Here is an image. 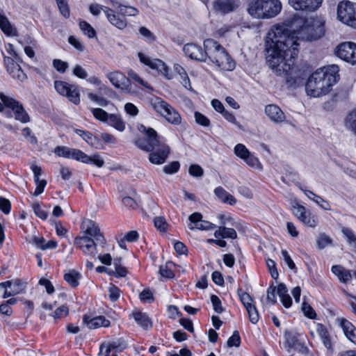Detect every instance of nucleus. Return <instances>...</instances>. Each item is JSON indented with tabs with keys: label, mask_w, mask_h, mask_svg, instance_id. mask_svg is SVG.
Segmentation results:
<instances>
[{
	"label": "nucleus",
	"mask_w": 356,
	"mask_h": 356,
	"mask_svg": "<svg viewBox=\"0 0 356 356\" xmlns=\"http://www.w3.org/2000/svg\"><path fill=\"white\" fill-rule=\"evenodd\" d=\"M296 29L285 24H275L268 31L266 40V61L277 74H286L299 53V40H316L324 35L323 23L314 18L295 21Z\"/></svg>",
	"instance_id": "obj_1"
},
{
	"label": "nucleus",
	"mask_w": 356,
	"mask_h": 356,
	"mask_svg": "<svg viewBox=\"0 0 356 356\" xmlns=\"http://www.w3.org/2000/svg\"><path fill=\"white\" fill-rule=\"evenodd\" d=\"M140 131L145 134V137L136 140L135 144L144 151L151 152L149 160L152 163L161 165L165 163L170 148L164 138L159 136L154 129L143 125H141Z\"/></svg>",
	"instance_id": "obj_2"
},
{
	"label": "nucleus",
	"mask_w": 356,
	"mask_h": 356,
	"mask_svg": "<svg viewBox=\"0 0 356 356\" xmlns=\"http://www.w3.org/2000/svg\"><path fill=\"white\" fill-rule=\"evenodd\" d=\"M339 67L337 65L324 66L318 69L308 79L305 88L308 95L318 97L326 95L332 85L339 79Z\"/></svg>",
	"instance_id": "obj_3"
},
{
	"label": "nucleus",
	"mask_w": 356,
	"mask_h": 356,
	"mask_svg": "<svg viewBox=\"0 0 356 356\" xmlns=\"http://www.w3.org/2000/svg\"><path fill=\"white\" fill-rule=\"evenodd\" d=\"M203 45L207 52V58H208L218 67L226 71H232L235 68L234 60L218 42L209 38L204 41Z\"/></svg>",
	"instance_id": "obj_4"
},
{
	"label": "nucleus",
	"mask_w": 356,
	"mask_h": 356,
	"mask_svg": "<svg viewBox=\"0 0 356 356\" xmlns=\"http://www.w3.org/2000/svg\"><path fill=\"white\" fill-rule=\"evenodd\" d=\"M282 8L280 0H256L250 3L248 12L253 17L268 19L277 16Z\"/></svg>",
	"instance_id": "obj_5"
},
{
	"label": "nucleus",
	"mask_w": 356,
	"mask_h": 356,
	"mask_svg": "<svg viewBox=\"0 0 356 356\" xmlns=\"http://www.w3.org/2000/svg\"><path fill=\"white\" fill-rule=\"evenodd\" d=\"M150 104L152 108L170 123L179 124L181 121L180 114L169 104L159 97L151 99Z\"/></svg>",
	"instance_id": "obj_6"
},
{
	"label": "nucleus",
	"mask_w": 356,
	"mask_h": 356,
	"mask_svg": "<svg viewBox=\"0 0 356 356\" xmlns=\"http://www.w3.org/2000/svg\"><path fill=\"white\" fill-rule=\"evenodd\" d=\"M337 19L343 24L356 29V3L350 1H341L338 3Z\"/></svg>",
	"instance_id": "obj_7"
},
{
	"label": "nucleus",
	"mask_w": 356,
	"mask_h": 356,
	"mask_svg": "<svg viewBox=\"0 0 356 356\" xmlns=\"http://www.w3.org/2000/svg\"><path fill=\"white\" fill-rule=\"evenodd\" d=\"M89 10L95 16L99 15L101 11L103 10L108 21L119 29H124L127 26V20L124 18H120L112 8L97 3H92L89 6Z\"/></svg>",
	"instance_id": "obj_8"
},
{
	"label": "nucleus",
	"mask_w": 356,
	"mask_h": 356,
	"mask_svg": "<svg viewBox=\"0 0 356 356\" xmlns=\"http://www.w3.org/2000/svg\"><path fill=\"white\" fill-rule=\"evenodd\" d=\"M54 88L60 95L67 97L71 102L74 104H79L80 92L77 86L71 85L62 81H56Z\"/></svg>",
	"instance_id": "obj_9"
},
{
	"label": "nucleus",
	"mask_w": 356,
	"mask_h": 356,
	"mask_svg": "<svg viewBox=\"0 0 356 356\" xmlns=\"http://www.w3.org/2000/svg\"><path fill=\"white\" fill-rule=\"evenodd\" d=\"M0 98L3 104L12 108L14 112L15 119L22 123H27L30 121V117L24 107L18 102L5 95L1 94Z\"/></svg>",
	"instance_id": "obj_10"
},
{
	"label": "nucleus",
	"mask_w": 356,
	"mask_h": 356,
	"mask_svg": "<svg viewBox=\"0 0 356 356\" xmlns=\"http://www.w3.org/2000/svg\"><path fill=\"white\" fill-rule=\"evenodd\" d=\"M138 56L140 61L144 65L149 67L152 70H156L159 74H162L168 79H170L172 78V76L170 74V69L161 60L158 58H152L141 52L138 54Z\"/></svg>",
	"instance_id": "obj_11"
},
{
	"label": "nucleus",
	"mask_w": 356,
	"mask_h": 356,
	"mask_svg": "<svg viewBox=\"0 0 356 356\" xmlns=\"http://www.w3.org/2000/svg\"><path fill=\"white\" fill-rule=\"evenodd\" d=\"M335 54L339 58L354 65L356 63V44L352 42H342L336 47Z\"/></svg>",
	"instance_id": "obj_12"
},
{
	"label": "nucleus",
	"mask_w": 356,
	"mask_h": 356,
	"mask_svg": "<svg viewBox=\"0 0 356 356\" xmlns=\"http://www.w3.org/2000/svg\"><path fill=\"white\" fill-rule=\"evenodd\" d=\"M74 244L76 245L84 254L92 257H95L97 254V246L104 245V243H97L95 240L89 239L86 236L76 237Z\"/></svg>",
	"instance_id": "obj_13"
},
{
	"label": "nucleus",
	"mask_w": 356,
	"mask_h": 356,
	"mask_svg": "<svg viewBox=\"0 0 356 356\" xmlns=\"http://www.w3.org/2000/svg\"><path fill=\"white\" fill-rule=\"evenodd\" d=\"M83 235L97 243H105V238L100 231L99 225L93 220H86L83 222Z\"/></svg>",
	"instance_id": "obj_14"
},
{
	"label": "nucleus",
	"mask_w": 356,
	"mask_h": 356,
	"mask_svg": "<svg viewBox=\"0 0 356 356\" xmlns=\"http://www.w3.org/2000/svg\"><path fill=\"white\" fill-rule=\"evenodd\" d=\"M0 287L6 289L3 298H6L24 293L26 287V283L22 280L15 279L1 282Z\"/></svg>",
	"instance_id": "obj_15"
},
{
	"label": "nucleus",
	"mask_w": 356,
	"mask_h": 356,
	"mask_svg": "<svg viewBox=\"0 0 356 356\" xmlns=\"http://www.w3.org/2000/svg\"><path fill=\"white\" fill-rule=\"evenodd\" d=\"M323 0H289V5L296 10L305 13L316 11L322 5Z\"/></svg>",
	"instance_id": "obj_16"
},
{
	"label": "nucleus",
	"mask_w": 356,
	"mask_h": 356,
	"mask_svg": "<svg viewBox=\"0 0 356 356\" xmlns=\"http://www.w3.org/2000/svg\"><path fill=\"white\" fill-rule=\"evenodd\" d=\"M54 152L58 156L66 159H72L78 161H86V154L80 149L70 148L66 146H57Z\"/></svg>",
	"instance_id": "obj_17"
},
{
	"label": "nucleus",
	"mask_w": 356,
	"mask_h": 356,
	"mask_svg": "<svg viewBox=\"0 0 356 356\" xmlns=\"http://www.w3.org/2000/svg\"><path fill=\"white\" fill-rule=\"evenodd\" d=\"M106 77L115 88L125 92L131 93V89L127 85L129 79L123 73L119 71L111 72L106 74Z\"/></svg>",
	"instance_id": "obj_18"
},
{
	"label": "nucleus",
	"mask_w": 356,
	"mask_h": 356,
	"mask_svg": "<svg viewBox=\"0 0 356 356\" xmlns=\"http://www.w3.org/2000/svg\"><path fill=\"white\" fill-rule=\"evenodd\" d=\"M3 59L6 70L13 78L17 79L20 81H23L26 79V74L23 72L20 65L14 61L13 58L4 56Z\"/></svg>",
	"instance_id": "obj_19"
},
{
	"label": "nucleus",
	"mask_w": 356,
	"mask_h": 356,
	"mask_svg": "<svg viewBox=\"0 0 356 356\" xmlns=\"http://www.w3.org/2000/svg\"><path fill=\"white\" fill-rule=\"evenodd\" d=\"M183 51L186 56L191 59L201 62L207 61V52L203 51L200 46L193 43L186 44L183 47Z\"/></svg>",
	"instance_id": "obj_20"
},
{
	"label": "nucleus",
	"mask_w": 356,
	"mask_h": 356,
	"mask_svg": "<svg viewBox=\"0 0 356 356\" xmlns=\"http://www.w3.org/2000/svg\"><path fill=\"white\" fill-rule=\"evenodd\" d=\"M83 323L89 329H97L101 327H109L111 322L103 316H98L90 318L89 316L84 315L83 317Z\"/></svg>",
	"instance_id": "obj_21"
},
{
	"label": "nucleus",
	"mask_w": 356,
	"mask_h": 356,
	"mask_svg": "<svg viewBox=\"0 0 356 356\" xmlns=\"http://www.w3.org/2000/svg\"><path fill=\"white\" fill-rule=\"evenodd\" d=\"M110 1L113 6L112 9L115 11L120 18H122L120 16H136L139 13L135 7L125 6L113 0H110Z\"/></svg>",
	"instance_id": "obj_22"
},
{
	"label": "nucleus",
	"mask_w": 356,
	"mask_h": 356,
	"mask_svg": "<svg viewBox=\"0 0 356 356\" xmlns=\"http://www.w3.org/2000/svg\"><path fill=\"white\" fill-rule=\"evenodd\" d=\"M265 113L270 120L275 123H280L285 120V115L281 108L275 104L267 105Z\"/></svg>",
	"instance_id": "obj_23"
},
{
	"label": "nucleus",
	"mask_w": 356,
	"mask_h": 356,
	"mask_svg": "<svg viewBox=\"0 0 356 356\" xmlns=\"http://www.w3.org/2000/svg\"><path fill=\"white\" fill-rule=\"evenodd\" d=\"M238 6L237 0H218L215 2V8L222 13L234 11Z\"/></svg>",
	"instance_id": "obj_24"
},
{
	"label": "nucleus",
	"mask_w": 356,
	"mask_h": 356,
	"mask_svg": "<svg viewBox=\"0 0 356 356\" xmlns=\"http://www.w3.org/2000/svg\"><path fill=\"white\" fill-rule=\"evenodd\" d=\"M341 325L346 337L356 344V328L355 326L346 319H341Z\"/></svg>",
	"instance_id": "obj_25"
},
{
	"label": "nucleus",
	"mask_w": 356,
	"mask_h": 356,
	"mask_svg": "<svg viewBox=\"0 0 356 356\" xmlns=\"http://www.w3.org/2000/svg\"><path fill=\"white\" fill-rule=\"evenodd\" d=\"M332 272L343 283H346L352 279L350 270L345 269L340 265L333 266L332 267Z\"/></svg>",
	"instance_id": "obj_26"
},
{
	"label": "nucleus",
	"mask_w": 356,
	"mask_h": 356,
	"mask_svg": "<svg viewBox=\"0 0 356 356\" xmlns=\"http://www.w3.org/2000/svg\"><path fill=\"white\" fill-rule=\"evenodd\" d=\"M214 193L218 199L224 203H227L230 205H234L236 203V198L221 186L217 187L214 190Z\"/></svg>",
	"instance_id": "obj_27"
},
{
	"label": "nucleus",
	"mask_w": 356,
	"mask_h": 356,
	"mask_svg": "<svg viewBox=\"0 0 356 356\" xmlns=\"http://www.w3.org/2000/svg\"><path fill=\"white\" fill-rule=\"evenodd\" d=\"M300 188L305 193V194L314 202H315L317 204H318L322 209L324 210L329 211L330 210V205L321 196L315 194L314 192L309 190H304L301 187Z\"/></svg>",
	"instance_id": "obj_28"
},
{
	"label": "nucleus",
	"mask_w": 356,
	"mask_h": 356,
	"mask_svg": "<svg viewBox=\"0 0 356 356\" xmlns=\"http://www.w3.org/2000/svg\"><path fill=\"white\" fill-rule=\"evenodd\" d=\"M214 236L216 238L221 237L223 238L235 239L237 238V234L234 229L223 226L219 227L218 229L215 231Z\"/></svg>",
	"instance_id": "obj_29"
},
{
	"label": "nucleus",
	"mask_w": 356,
	"mask_h": 356,
	"mask_svg": "<svg viewBox=\"0 0 356 356\" xmlns=\"http://www.w3.org/2000/svg\"><path fill=\"white\" fill-rule=\"evenodd\" d=\"M107 122L110 126L120 131H123L125 129V123L119 115L110 114Z\"/></svg>",
	"instance_id": "obj_30"
},
{
	"label": "nucleus",
	"mask_w": 356,
	"mask_h": 356,
	"mask_svg": "<svg viewBox=\"0 0 356 356\" xmlns=\"http://www.w3.org/2000/svg\"><path fill=\"white\" fill-rule=\"evenodd\" d=\"M133 316L137 323L145 329L152 327V322L146 314L137 312L133 313Z\"/></svg>",
	"instance_id": "obj_31"
},
{
	"label": "nucleus",
	"mask_w": 356,
	"mask_h": 356,
	"mask_svg": "<svg viewBox=\"0 0 356 356\" xmlns=\"http://www.w3.org/2000/svg\"><path fill=\"white\" fill-rule=\"evenodd\" d=\"M0 28L2 31L7 35H16V30L13 29L8 21V18L0 13Z\"/></svg>",
	"instance_id": "obj_32"
},
{
	"label": "nucleus",
	"mask_w": 356,
	"mask_h": 356,
	"mask_svg": "<svg viewBox=\"0 0 356 356\" xmlns=\"http://www.w3.org/2000/svg\"><path fill=\"white\" fill-rule=\"evenodd\" d=\"M345 126L356 135V108L347 115L345 119Z\"/></svg>",
	"instance_id": "obj_33"
},
{
	"label": "nucleus",
	"mask_w": 356,
	"mask_h": 356,
	"mask_svg": "<svg viewBox=\"0 0 356 356\" xmlns=\"http://www.w3.org/2000/svg\"><path fill=\"white\" fill-rule=\"evenodd\" d=\"M80 274L74 270H71L64 275V280L72 286L76 287L79 285V280L80 279Z\"/></svg>",
	"instance_id": "obj_34"
},
{
	"label": "nucleus",
	"mask_w": 356,
	"mask_h": 356,
	"mask_svg": "<svg viewBox=\"0 0 356 356\" xmlns=\"http://www.w3.org/2000/svg\"><path fill=\"white\" fill-rule=\"evenodd\" d=\"M76 132L78 135L82 137L86 143L92 147L95 146L97 142L98 141L96 137L88 131L76 129Z\"/></svg>",
	"instance_id": "obj_35"
},
{
	"label": "nucleus",
	"mask_w": 356,
	"mask_h": 356,
	"mask_svg": "<svg viewBox=\"0 0 356 356\" xmlns=\"http://www.w3.org/2000/svg\"><path fill=\"white\" fill-rule=\"evenodd\" d=\"M79 28L81 31L90 38H93L96 36V31L92 26L86 21H80Z\"/></svg>",
	"instance_id": "obj_36"
},
{
	"label": "nucleus",
	"mask_w": 356,
	"mask_h": 356,
	"mask_svg": "<svg viewBox=\"0 0 356 356\" xmlns=\"http://www.w3.org/2000/svg\"><path fill=\"white\" fill-rule=\"evenodd\" d=\"M300 220L305 225L310 227H315L318 224L317 217L312 215L309 211H307L304 217Z\"/></svg>",
	"instance_id": "obj_37"
},
{
	"label": "nucleus",
	"mask_w": 356,
	"mask_h": 356,
	"mask_svg": "<svg viewBox=\"0 0 356 356\" xmlns=\"http://www.w3.org/2000/svg\"><path fill=\"white\" fill-rule=\"evenodd\" d=\"M234 152L237 156L243 160H244L251 153L248 149L241 143H238L234 147Z\"/></svg>",
	"instance_id": "obj_38"
},
{
	"label": "nucleus",
	"mask_w": 356,
	"mask_h": 356,
	"mask_svg": "<svg viewBox=\"0 0 356 356\" xmlns=\"http://www.w3.org/2000/svg\"><path fill=\"white\" fill-rule=\"evenodd\" d=\"M341 232L346 237L348 243L351 245L356 251V236L353 232L348 227H343Z\"/></svg>",
	"instance_id": "obj_39"
},
{
	"label": "nucleus",
	"mask_w": 356,
	"mask_h": 356,
	"mask_svg": "<svg viewBox=\"0 0 356 356\" xmlns=\"http://www.w3.org/2000/svg\"><path fill=\"white\" fill-rule=\"evenodd\" d=\"M172 266V262H167L164 266H161L159 268L160 275L165 278H172L174 277V273L171 269Z\"/></svg>",
	"instance_id": "obj_40"
},
{
	"label": "nucleus",
	"mask_w": 356,
	"mask_h": 356,
	"mask_svg": "<svg viewBox=\"0 0 356 356\" xmlns=\"http://www.w3.org/2000/svg\"><path fill=\"white\" fill-rule=\"evenodd\" d=\"M91 112L93 116L98 120L106 122L108 121L109 115L107 112L100 108H91Z\"/></svg>",
	"instance_id": "obj_41"
},
{
	"label": "nucleus",
	"mask_w": 356,
	"mask_h": 356,
	"mask_svg": "<svg viewBox=\"0 0 356 356\" xmlns=\"http://www.w3.org/2000/svg\"><path fill=\"white\" fill-rule=\"evenodd\" d=\"M115 272L113 273L116 277H125L127 273V269L121 265V258L114 259Z\"/></svg>",
	"instance_id": "obj_42"
},
{
	"label": "nucleus",
	"mask_w": 356,
	"mask_h": 356,
	"mask_svg": "<svg viewBox=\"0 0 356 356\" xmlns=\"http://www.w3.org/2000/svg\"><path fill=\"white\" fill-rule=\"evenodd\" d=\"M250 167L261 170L262 165L259 159L252 153L243 160Z\"/></svg>",
	"instance_id": "obj_43"
},
{
	"label": "nucleus",
	"mask_w": 356,
	"mask_h": 356,
	"mask_svg": "<svg viewBox=\"0 0 356 356\" xmlns=\"http://www.w3.org/2000/svg\"><path fill=\"white\" fill-rule=\"evenodd\" d=\"M129 78L135 81L141 86L152 90V87L148 84L147 82L145 81L137 73L133 70L128 72Z\"/></svg>",
	"instance_id": "obj_44"
},
{
	"label": "nucleus",
	"mask_w": 356,
	"mask_h": 356,
	"mask_svg": "<svg viewBox=\"0 0 356 356\" xmlns=\"http://www.w3.org/2000/svg\"><path fill=\"white\" fill-rule=\"evenodd\" d=\"M88 97L91 101L95 102L97 105L101 106H106L109 103V101L104 97L92 92L88 93Z\"/></svg>",
	"instance_id": "obj_45"
},
{
	"label": "nucleus",
	"mask_w": 356,
	"mask_h": 356,
	"mask_svg": "<svg viewBox=\"0 0 356 356\" xmlns=\"http://www.w3.org/2000/svg\"><path fill=\"white\" fill-rule=\"evenodd\" d=\"M35 214L42 220H46L48 216V212L47 211H44L41 207V205L39 202H35L32 204L31 206Z\"/></svg>",
	"instance_id": "obj_46"
},
{
	"label": "nucleus",
	"mask_w": 356,
	"mask_h": 356,
	"mask_svg": "<svg viewBox=\"0 0 356 356\" xmlns=\"http://www.w3.org/2000/svg\"><path fill=\"white\" fill-rule=\"evenodd\" d=\"M216 227V225L210 222L201 220L199 224L195 226H192L191 224L188 225V228L190 229H193L195 228L201 229V230H211Z\"/></svg>",
	"instance_id": "obj_47"
},
{
	"label": "nucleus",
	"mask_w": 356,
	"mask_h": 356,
	"mask_svg": "<svg viewBox=\"0 0 356 356\" xmlns=\"http://www.w3.org/2000/svg\"><path fill=\"white\" fill-rule=\"evenodd\" d=\"M60 14L65 17H70V8L66 0H56Z\"/></svg>",
	"instance_id": "obj_48"
},
{
	"label": "nucleus",
	"mask_w": 356,
	"mask_h": 356,
	"mask_svg": "<svg viewBox=\"0 0 356 356\" xmlns=\"http://www.w3.org/2000/svg\"><path fill=\"white\" fill-rule=\"evenodd\" d=\"M86 156L87 157V160L86 161H81L84 163H92L96 166L101 168L104 165V160L97 154L92 155L91 156H88L86 154Z\"/></svg>",
	"instance_id": "obj_49"
},
{
	"label": "nucleus",
	"mask_w": 356,
	"mask_h": 356,
	"mask_svg": "<svg viewBox=\"0 0 356 356\" xmlns=\"http://www.w3.org/2000/svg\"><path fill=\"white\" fill-rule=\"evenodd\" d=\"M331 243V238L325 234H320L317 239V245L320 249H323Z\"/></svg>",
	"instance_id": "obj_50"
},
{
	"label": "nucleus",
	"mask_w": 356,
	"mask_h": 356,
	"mask_svg": "<svg viewBox=\"0 0 356 356\" xmlns=\"http://www.w3.org/2000/svg\"><path fill=\"white\" fill-rule=\"evenodd\" d=\"M69 313V308L65 305H62L59 307H58L54 313L51 314V316L55 319L62 318L63 317H65L68 315Z\"/></svg>",
	"instance_id": "obj_51"
},
{
	"label": "nucleus",
	"mask_w": 356,
	"mask_h": 356,
	"mask_svg": "<svg viewBox=\"0 0 356 356\" xmlns=\"http://www.w3.org/2000/svg\"><path fill=\"white\" fill-rule=\"evenodd\" d=\"M238 296L240 297V300L245 309H248L249 307L253 305L252 302L253 300L251 296L246 292H242L238 291Z\"/></svg>",
	"instance_id": "obj_52"
},
{
	"label": "nucleus",
	"mask_w": 356,
	"mask_h": 356,
	"mask_svg": "<svg viewBox=\"0 0 356 356\" xmlns=\"http://www.w3.org/2000/svg\"><path fill=\"white\" fill-rule=\"evenodd\" d=\"M246 310L249 316L250 321L253 324H256L259 321V313L256 307L253 305L249 307L248 309H246Z\"/></svg>",
	"instance_id": "obj_53"
},
{
	"label": "nucleus",
	"mask_w": 356,
	"mask_h": 356,
	"mask_svg": "<svg viewBox=\"0 0 356 356\" xmlns=\"http://www.w3.org/2000/svg\"><path fill=\"white\" fill-rule=\"evenodd\" d=\"M241 343V338L238 331H234L233 334L228 339L227 344L229 347H238Z\"/></svg>",
	"instance_id": "obj_54"
},
{
	"label": "nucleus",
	"mask_w": 356,
	"mask_h": 356,
	"mask_svg": "<svg viewBox=\"0 0 356 356\" xmlns=\"http://www.w3.org/2000/svg\"><path fill=\"white\" fill-rule=\"evenodd\" d=\"M302 310L305 316L311 319H314L316 316V314L314 309L307 302H303L302 305Z\"/></svg>",
	"instance_id": "obj_55"
},
{
	"label": "nucleus",
	"mask_w": 356,
	"mask_h": 356,
	"mask_svg": "<svg viewBox=\"0 0 356 356\" xmlns=\"http://www.w3.org/2000/svg\"><path fill=\"white\" fill-rule=\"evenodd\" d=\"M195 122L204 127H209L210 125V120L205 115L202 114L201 113L196 111L195 112Z\"/></svg>",
	"instance_id": "obj_56"
},
{
	"label": "nucleus",
	"mask_w": 356,
	"mask_h": 356,
	"mask_svg": "<svg viewBox=\"0 0 356 356\" xmlns=\"http://www.w3.org/2000/svg\"><path fill=\"white\" fill-rule=\"evenodd\" d=\"M189 174L195 177H201L203 175V169L197 164L191 165L188 168Z\"/></svg>",
	"instance_id": "obj_57"
},
{
	"label": "nucleus",
	"mask_w": 356,
	"mask_h": 356,
	"mask_svg": "<svg viewBox=\"0 0 356 356\" xmlns=\"http://www.w3.org/2000/svg\"><path fill=\"white\" fill-rule=\"evenodd\" d=\"M211 301L213 305V308L216 313L220 314L223 312V308L221 305V301L217 296L212 295L211 296Z\"/></svg>",
	"instance_id": "obj_58"
},
{
	"label": "nucleus",
	"mask_w": 356,
	"mask_h": 356,
	"mask_svg": "<svg viewBox=\"0 0 356 356\" xmlns=\"http://www.w3.org/2000/svg\"><path fill=\"white\" fill-rule=\"evenodd\" d=\"M140 300L143 302H152L154 300L152 292L149 289H144L139 295Z\"/></svg>",
	"instance_id": "obj_59"
},
{
	"label": "nucleus",
	"mask_w": 356,
	"mask_h": 356,
	"mask_svg": "<svg viewBox=\"0 0 356 356\" xmlns=\"http://www.w3.org/2000/svg\"><path fill=\"white\" fill-rule=\"evenodd\" d=\"M180 165L178 161H173L166 165L163 168V171L166 174H173L177 172L179 169Z\"/></svg>",
	"instance_id": "obj_60"
},
{
	"label": "nucleus",
	"mask_w": 356,
	"mask_h": 356,
	"mask_svg": "<svg viewBox=\"0 0 356 356\" xmlns=\"http://www.w3.org/2000/svg\"><path fill=\"white\" fill-rule=\"evenodd\" d=\"M266 265L270 273L271 277L273 279L277 280L278 278L279 274L276 268L275 262L273 260L268 259L266 261Z\"/></svg>",
	"instance_id": "obj_61"
},
{
	"label": "nucleus",
	"mask_w": 356,
	"mask_h": 356,
	"mask_svg": "<svg viewBox=\"0 0 356 356\" xmlns=\"http://www.w3.org/2000/svg\"><path fill=\"white\" fill-rule=\"evenodd\" d=\"M109 298L112 301H116L120 296V290L113 284L108 287Z\"/></svg>",
	"instance_id": "obj_62"
},
{
	"label": "nucleus",
	"mask_w": 356,
	"mask_h": 356,
	"mask_svg": "<svg viewBox=\"0 0 356 356\" xmlns=\"http://www.w3.org/2000/svg\"><path fill=\"white\" fill-rule=\"evenodd\" d=\"M68 42L71 45H72L79 51H83L85 49L84 45L81 42V41L73 35L69 37Z\"/></svg>",
	"instance_id": "obj_63"
},
{
	"label": "nucleus",
	"mask_w": 356,
	"mask_h": 356,
	"mask_svg": "<svg viewBox=\"0 0 356 356\" xmlns=\"http://www.w3.org/2000/svg\"><path fill=\"white\" fill-rule=\"evenodd\" d=\"M139 33L149 42H153L156 40L154 35L146 27L142 26L139 29Z\"/></svg>",
	"instance_id": "obj_64"
}]
</instances>
